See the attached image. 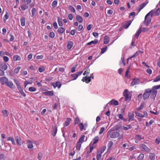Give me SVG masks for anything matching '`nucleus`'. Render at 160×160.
Listing matches in <instances>:
<instances>
[{"instance_id":"33","label":"nucleus","mask_w":160,"mask_h":160,"mask_svg":"<svg viewBox=\"0 0 160 160\" xmlns=\"http://www.w3.org/2000/svg\"><path fill=\"white\" fill-rule=\"evenodd\" d=\"M7 140L8 141H11L12 142V144H13L14 145H15L16 144L14 139L12 137H8L7 138Z\"/></svg>"},{"instance_id":"11","label":"nucleus","mask_w":160,"mask_h":160,"mask_svg":"<svg viewBox=\"0 0 160 160\" xmlns=\"http://www.w3.org/2000/svg\"><path fill=\"white\" fill-rule=\"evenodd\" d=\"M144 139V137L142 135H136L135 137V142L136 143H138V141Z\"/></svg>"},{"instance_id":"41","label":"nucleus","mask_w":160,"mask_h":160,"mask_svg":"<svg viewBox=\"0 0 160 160\" xmlns=\"http://www.w3.org/2000/svg\"><path fill=\"white\" fill-rule=\"evenodd\" d=\"M131 23V21H129L127 22L126 23L124 24V27L125 28H128V27L130 25Z\"/></svg>"},{"instance_id":"56","label":"nucleus","mask_w":160,"mask_h":160,"mask_svg":"<svg viewBox=\"0 0 160 160\" xmlns=\"http://www.w3.org/2000/svg\"><path fill=\"white\" fill-rule=\"evenodd\" d=\"M42 156V154L41 152H39L38 153V158L39 160H41Z\"/></svg>"},{"instance_id":"49","label":"nucleus","mask_w":160,"mask_h":160,"mask_svg":"<svg viewBox=\"0 0 160 160\" xmlns=\"http://www.w3.org/2000/svg\"><path fill=\"white\" fill-rule=\"evenodd\" d=\"M151 17L150 18H148V17H147V19H146V21H145V22H146L147 23V24H146V25L147 26H148V24H149V23L151 22Z\"/></svg>"},{"instance_id":"29","label":"nucleus","mask_w":160,"mask_h":160,"mask_svg":"<svg viewBox=\"0 0 160 160\" xmlns=\"http://www.w3.org/2000/svg\"><path fill=\"white\" fill-rule=\"evenodd\" d=\"M77 20L79 23H82L83 21L82 17L79 15H77L76 16Z\"/></svg>"},{"instance_id":"53","label":"nucleus","mask_w":160,"mask_h":160,"mask_svg":"<svg viewBox=\"0 0 160 160\" xmlns=\"http://www.w3.org/2000/svg\"><path fill=\"white\" fill-rule=\"evenodd\" d=\"M141 32V28H140L136 33L135 34V36L137 37V39Z\"/></svg>"},{"instance_id":"19","label":"nucleus","mask_w":160,"mask_h":160,"mask_svg":"<svg viewBox=\"0 0 160 160\" xmlns=\"http://www.w3.org/2000/svg\"><path fill=\"white\" fill-rule=\"evenodd\" d=\"M73 43L72 41H70L68 42L67 45V48L68 49H70L73 47Z\"/></svg>"},{"instance_id":"57","label":"nucleus","mask_w":160,"mask_h":160,"mask_svg":"<svg viewBox=\"0 0 160 160\" xmlns=\"http://www.w3.org/2000/svg\"><path fill=\"white\" fill-rule=\"evenodd\" d=\"M78 125H79V127L80 128V130L81 131H82V130H83L84 129V125H83V123H80V124H79Z\"/></svg>"},{"instance_id":"5","label":"nucleus","mask_w":160,"mask_h":160,"mask_svg":"<svg viewBox=\"0 0 160 160\" xmlns=\"http://www.w3.org/2000/svg\"><path fill=\"white\" fill-rule=\"evenodd\" d=\"M91 78H92L93 79L94 78L93 73L91 74L90 77L86 76L83 77L82 80L83 82H85L86 83H88L91 81Z\"/></svg>"},{"instance_id":"46","label":"nucleus","mask_w":160,"mask_h":160,"mask_svg":"<svg viewBox=\"0 0 160 160\" xmlns=\"http://www.w3.org/2000/svg\"><path fill=\"white\" fill-rule=\"evenodd\" d=\"M149 158L151 160H154L155 159V155L154 153H151L149 154Z\"/></svg>"},{"instance_id":"13","label":"nucleus","mask_w":160,"mask_h":160,"mask_svg":"<svg viewBox=\"0 0 160 160\" xmlns=\"http://www.w3.org/2000/svg\"><path fill=\"white\" fill-rule=\"evenodd\" d=\"M33 142L30 140H27L26 144L27 145L28 148L29 149L32 148L33 147Z\"/></svg>"},{"instance_id":"35","label":"nucleus","mask_w":160,"mask_h":160,"mask_svg":"<svg viewBox=\"0 0 160 160\" xmlns=\"http://www.w3.org/2000/svg\"><path fill=\"white\" fill-rule=\"evenodd\" d=\"M71 119L70 118H67V121L65 122L64 124V127H66L68 126L70 123V122L71 121Z\"/></svg>"},{"instance_id":"58","label":"nucleus","mask_w":160,"mask_h":160,"mask_svg":"<svg viewBox=\"0 0 160 160\" xmlns=\"http://www.w3.org/2000/svg\"><path fill=\"white\" fill-rule=\"evenodd\" d=\"M10 38V42H12L14 39V37L12 34H10L9 35Z\"/></svg>"},{"instance_id":"14","label":"nucleus","mask_w":160,"mask_h":160,"mask_svg":"<svg viewBox=\"0 0 160 160\" xmlns=\"http://www.w3.org/2000/svg\"><path fill=\"white\" fill-rule=\"evenodd\" d=\"M6 85L8 86L12 89H14L15 88V86L13 84V83L11 81H8Z\"/></svg>"},{"instance_id":"32","label":"nucleus","mask_w":160,"mask_h":160,"mask_svg":"<svg viewBox=\"0 0 160 160\" xmlns=\"http://www.w3.org/2000/svg\"><path fill=\"white\" fill-rule=\"evenodd\" d=\"M147 3H143L139 6V12L142 8H143L147 5Z\"/></svg>"},{"instance_id":"21","label":"nucleus","mask_w":160,"mask_h":160,"mask_svg":"<svg viewBox=\"0 0 160 160\" xmlns=\"http://www.w3.org/2000/svg\"><path fill=\"white\" fill-rule=\"evenodd\" d=\"M134 115L132 112H130L128 113L129 119L128 121L129 122L132 121V119L134 118Z\"/></svg>"},{"instance_id":"59","label":"nucleus","mask_w":160,"mask_h":160,"mask_svg":"<svg viewBox=\"0 0 160 160\" xmlns=\"http://www.w3.org/2000/svg\"><path fill=\"white\" fill-rule=\"evenodd\" d=\"M155 142L157 144H159L160 142V138H157L155 140Z\"/></svg>"},{"instance_id":"42","label":"nucleus","mask_w":160,"mask_h":160,"mask_svg":"<svg viewBox=\"0 0 160 160\" xmlns=\"http://www.w3.org/2000/svg\"><path fill=\"white\" fill-rule=\"evenodd\" d=\"M101 155L98 152L97 153L96 156L97 160H102L103 158L102 157Z\"/></svg>"},{"instance_id":"44","label":"nucleus","mask_w":160,"mask_h":160,"mask_svg":"<svg viewBox=\"0 0 160 160\" xmlns=\"http://www.w3.org/2000/svg\"><path fill=\"white\" fill-rule=\"evenodd\" d=\"M58 4V1L57 0H54L52 3V8H54L57 6Z\"/></svg>"},{"instance_id":"43","label":"nucleus","mask_w":160,"mask_h":160,"mask_svg":"<svg viewBox=\"0 0 160 160\" xmlns=\"http://www.w3.org/2000/svg\"><path fill=\"white\" fill-rule=\"evenodd\" d=\"M14 83L16 84L17 86V88L21 87V86H20V82L19 81H18V80H17L15 79H14Z\"/></svg>"},{"instance_id":"25","label":"nucleus","mask_w":160,"mask_h":160,"mask_svg":"<svg viewBox=\"0 0 160 160\" xmlns=\"http://www.w3.org/2000/svg\"><path fill=\"white\" fill-rule=\"evenodd\" d=\"M106 149V147L105 146H103L101 148H100L99 150L97 152L102 154V153Z\"/></svg>"},{"instance_id":"20","label":"nucleus","mask_w":160,"mask_h":160,"mask_svg":"<svg viewBox=\"0 0 160 160\" xmlns=\"http://www.w3.org/2000/svg\"><path fill=\"white\" fill-rule=\"evenodd\" d=\"M110 40V38L108 36H105L104 39V43L105 44H108Z\"/></svg>"},{"instance_id":"4","label":"nucleus","mask_w":160,"mask_h":160,"mask_svg":"<svg viewBox=\"0 0 160 160\" xmlns=\"http://www.w3.org/2000/svg\"><path fill=\"white\" fill-rule=\"evenodd\" d=\"M120 135L119 133L118 132H112L111 130H109L107 133V135L109 136L111 138H115L118 137Z\"/></svg>"},{"instance_id":"18","label":"nucleus","mask_w":160,"mask_h":160,"mask_svg":"<svg viewBox=\"0 0 160 160\" xmlns=\"http://www.w3.org/2000/svg\"><path fill=\"white\" fill-rule=\"evenodd\" d=\"M21 25L24 26L25 25V19L23 17H22L20 19Z\"/></svg>"},{"instance_id":"12","label":"nucleus","mask_w":160,"mask_h":160,"mask_svg":"<svg viewBox=\"0 0 160 160\" xmlns=\"http://www.w3.org/2000/svg\"><path fill=\"white\" fill-rule=\"evenodd\" d=\"M51 84L53 87L54 88L58 87V88H60L62 85L61 83L59 82H56V83L52 82Z\"/></svg>"},{"instance_id":"51","label":"nucleus","mask_w":160,"mask_h":160,"mask_svg":"<svg viewBox=\"0 0 160 160\" xmlns=\"http://www.w3.org/2000/svg\"><path fill=\"white\" fill-rule=\"evenodd\" d=\"M99 140V137L98 136H96L93 139V143L95 144L98 142Z\"/></svg>"},{"instance_id":"47","label":"nucleus","mask_w":160,"mask_h":160,"mask_svg":"<svg viewBox=\"0 0 160 160\" xmlns=\"http://www.w3.org/2000/svg\"><path fill=\"white\" fill-rule=\"evenodd\" d=\"M144 157V155L143 153H141L139 154V156L137 158L138 160H142Z\"/></svg>"},{"instance_id":"55","label":"nucleus","mask_w":160,"mask_h":160,"mask_svg":"<svg viewBox=\"0 0 160 160\" xmlns=\"http://www.w3.org/2000/svg\"><path fill=\"white\" fill-rule=\"evenodd\" d=\"M28 89L30 92H35L36 90V89L35 88L32 87H30Z\"/></svg>"},{"instance_id":"22","label":"nucleus","mask_w":160,"mask_h":160,"mask_svg":"<svg viewBox=\"0 0 160 160\" xmlns=\"http://www.w3.org/2000/svg\"><path fill=\"white\" fill-rule=\"evenodd\" d=\"M0 68L2 70L5 71L7 69V66L5 63H3L0 64Z\"/></svg>"},{"instance_id":"62","label":"nucleus","mask_w":160,"mask_h":160,"mask_svg":"<svg viewBox=\"0 0 160 160\" xmlns=\"http://www.w3.org/2000/svg\"><path fill=\"white\" fill-rule=\"evenodd\" d=\"M160 80V75L158 76L155 78L154 79L153 82H156Z\"/></svg>"},{"instance_id":"7","label":"nucleus","mask_w":160,"mask_h":160,"mask_svg":"<svg viewBox=\"0 0 160 160\" xmlns=\"http://www.w3.org/2000/svg\"><path fill=\"white\" fill-rule=\"evenodd\" d=\"M135 114L136 116L141 118H143L144 117L146 118L148 117V114L147 112L146 111H144L143 112V114H142L138 112V111H136L135 112Z\"/></svg>"},{"instance_id":"64","label":"nucleus","mask_w":160,"mask_h":160,"mask_svg":"<svg viewBox=\"0 0 160 160\" xmlns=\"http://www.w3.org/2000/svg\"><path fill=\"white\" fill-rule=\"evenodd\" d=\"M33 54L32 53H30L28 56L27 57L28 60H30L32 57Z\"/></svg>"},{"instance_id":"2","label":"nucleus","mask_w":160,"mask_h":160,"mask_svg":"<svg viewBox=\"0 0 160 160\" xmlns=\"http://www.w3.org/2000/svg\"><path fill=\"white\" fill-rule=\"evenodd\" d=\"M160 13V9L158 8L156 9H154L151 10L149 12H148L145 16V21L146 20V19L147 17L150 15L151 17H152V15L155 16H158L159 15Z\"/></svg>"},{"instance_id":"17","label":"nucleus","mask_w":160,"mask_h":160,"mask_svg":"<svg viewBox=\"0 0 160 160\" xmlns=\"http://www.w3.org/2000/svg\"><path fill=\"white\" fill-rule=\"evenodd\" d=\"M43 94L45 95L51 96L53 95V91H48L43 92Z\"/></svg>"},{"instance_id":"15","label":"nucleus","mask_w":160,"mask_h":160,"mask_svg":"<svg viewBox=\"0 0 160 160\" xmlns=\"http://www.w3.org/2000/svg\"><path fill=\"white\" fill-rule=\"evenodd\" d=\"M15 138L16 140L17 144L19 146L21 145L22 142L21 138L18 136H16L15 137Z\"/></svg>"},{"instance_id":"45","label":"nucleus","mask_w":160,"mask_h":160,"mask_svg":"<svg viewBox=\"0 0 160 160\" xmlns=\"http://www.w3.org/2000/svg\"><path fill=\"white\" fill-rule=\"evenodd\" d=\"M36 10L35 8H33L31 11L32 17H34L35 16Z\"/></svg>"},{"instance_id":"60","label":"nucleus","mask_w":160,"mask_h":160,"mask_svg":"<svg viewBox=\"0 0 160 160\" xmlns=\"http://www.w3.org/2000/svg\"><path fill=\"white\" fill-rule=\"evenodd\" d=\"M113 145V142L112 141H109L108 144V148H110Z\"/></svg>"},{"instance_id":"39","label":"nucleus","mask_w":160,"mask_h":160,"mask_svg":"<svg viewBox=\"0 0 160 160\" xmlns=\"http://www.w3.org/2000/svg\"><path fill=\"white\" fill-rule=\"evenodd\" d=\"M85 138V136L84 135H82L79 138L78 142L82 144L83 142H84V139Z\"/></svg>"},{"instance_id":"30","label":"nucleus","mask_w":160,"mask_h":160,"mask_svg":"<svg viewBox=\"0 0 160 160\" xmlns=\"http://www.w3.org/2000/svg\"><path fill=\"white\" fill-rule=\"evenodd\" d=\"M21 59V58L18 55H14L13 58V60L14 61H19Z\"/></svg>"},{"instance_id":"52","label":"nucleus","mask_w":160,"mask_h":160,"mask_svg":"<svg viewBox=\"0 0 160 160\" xmlns=\"http://www.w3.org/2000/svg\"><path fill=\"white\" fill-rule=\"evenodd\" d=\"M144 103L143 102H142L141 103L140 107L138 108V111H141L144 107Z\"/></svg>"},{"instance_id":"37","label":"nucleus","mask_w":160,"mask_h":160,"mask_svg":"<svg viewBox=\"0 0 160 160\" xmlns=\"http://www.w3.org/2000/svg\"><path fill=\"white\" fill-rule=\"evenodd\" d=\"M109 103L111 104H113L115 106L118 105V101L114 100H111Z\"/></svg>"},{"instance_id":"31","label":"nucleus","mask_w":160,"mask_h":160,"mask_svg":"<svg viewBox=\"0 0 160 160\" xmlns=\"http://www.w3.org/2000/svg\"><path fill=\"white\" fill-rule=\"evenodd\" d=\"M98 42V40L97 39H95L94 41H92L90 42L87 43V45H90L92 44L93 45H95Z\"/></svg>"},{"instance_id":"63","label":"nucleus","mask_w":160,"mask_h":160,"mask_svg":"<svg viewBox=\"0 0 160 160\" xmlns=\"http://www.w3.org/2000/svg\"><path fill=\"white\" fill-rule=\"evenodd\" d=\"M71 76L73 78V80L76 79L78 77V75H77L76 73L72 74Z\"/></svg>"},{"instance_id":"34","label":"nucleus","mask_w":160,"mask_h":160,"mask_svg":"<svg viewBox=\"0 0 160 160\" xmlns=\"http://www.w3.org/2000/svg\"><path fill=\"white\" fill-rule=\"evenodd\" d=\"M21 9L22 11H24L28 8V6L26 4H23L21 6Z\"/></svg>"},{"instance_id":"26","label":"nucleus","mask_w":160,"mask_h":160,"mask_svg":"<svg viewBox=\"0 0 160 160\" xmlns=\"http://www.w3.org/2000/svg\"><path fill=\"white\" fill-rule=\"evenodd\" d=\"M106 149V147L105 146H103L101 148H100L99 150L97 152L102 154V153Z\"/></svg>"},{"instance_id":"6","label":"nucleus","mask_w":160,"mask_h":160,"mask_svg":"<svg viewBox=\"0 0 160 160\" xmlns=\"http://www.w3.org/2000/svg\"><path fill=\"white\" fill-rule=\"evenodd\" d=\"M151 92H150V89H146L145 90V92L144 93L143 96V98L144 100H145L148 98Z\"/></svg>"},{"instance_id":"54","label":"nucleus","mask_w":160,"mask_h":160,"mask_svg":"<svg viewBox=\"0 0 160 160\" xmlns=\"http://www.w3.org/2000/svg\"><path fill=\"white\" fill-rule=\"evenodd\" d=\"M69 9L72 12H75V10L74 8L71 5H70L69 6Z\"/></svg>"},{"instance_id":"16","label":"nucleus","mask_w":160,"mask_h":160,"mask_svg":"<svg viewBox=\"0 0 160 160\" xmlns=\"http://www.w3.org/2000/svg\"><path fill=\"white\" fill-rule=\"evenodd\" d=\"M57 128L56 127H52V135L53 136H55L57 132Z\"/></svg>"},{"instance_id":"10","label":"nucleus","mask_w":160,"mask_h":160,"mask_svg":"<svg viewBox=\"0 0 160 160\" xmlns=\"http://www.w3.org/2000/svg\"><path fill=\"white\" fill-rule=\"evenodd\" d=\"M140 83V80L138 78H134L133 79L132 81L131 82V86H133L135 85L138 84Z\"/></svg>"},{"instance_id":"50","label":"nucleus","mask_w":160,"mask_h":160,"mask_svg":"<svg viewBox=\"0 0 160 160\" xmlns=\"http://www.w3.org/2000/svg\"><path fill=\"white\" fill-rule=\"evenodd\" d=\"M21 68L20 67H18L17 68H15L14 70V72L15 73H17L20 70Z\"/></svg>"},{"instance_id":"48","label":"nucleus","mask_w":160,"mask_h":160,"mask_svg":"<svg viewBox=\"0 0 160 160\" xmlns=\"http://www.w3.org/2000/svg\"><path fill=\"white\" fill-rule=\"evenodd\" d=\"M81 143L78 142L76 143V149L78 150H80L81 146Z\"/></svg>"},{"instance_id":"38","label":"nucleus","mask_w":160,"mask_h":160,"mask_svg":"<svg viewBox=\"0 0 160 160\" xmlns=\"http://www.w3.org/2000/svg\"><path fill=\"white\" fill-rule=\"evenodd\" d=\"M132 128V126L129 124L127 126H123V129L124 130L127 131L130 129H131Z\"/></svg>"},{"instance_id":"23","label":"nucleus","mask_w":160,"mask_h":160,"mask_svg":"<svg viewBox=\"0 0 160 160\" xmlns=\"http://www.w3.org/2000/svg\"><path fill=\"white\" fill-rule=\"evenodd\" d=\"M18 89L20 93L24 97L26 96V94L24 92L23 90L21 87L18 88Z\"/></svg>"},{"instance_id":"28","label":"nucleus","mask_w":160,"mask_h":160,"mask_svg":"<svg viewBox=\"0 0 160 160\" xmlns=\"http://www.w3.org/2000/svg\"><path fill=\"white\" fill-rule=\"evenodd\" d=\"M5 55H6L7 56H9V55H11V54L7 52H3L2 51L0 52V55L1 57H2Z\"/></svg>"},{"instance_id":"61","label":"nucleus","mask_w":160,"mask_h":160,"mask_svg":"<svg viewBox=\"0 0 160 160\" xmlns=\"http://www.w3.org/2000/svg\"><path fill=\"white\" fill-rule=\"evenodd\" d=\"M105 130V128L104 127H102L101 128L99 133V134H102Z\"/></svg>"},{"instance_id":"40","label":"nucleus","mask_w":160,"mask_h":160,"mask_svg":"<svg viewBox=\"0 0 160 160\" xmlns=\"http://www.w3.org/2000/svg\"><path fill=\"white\" fill-rule=\"evenodd\" d=\"M58 22L60 26L61 27L62 26L63 24L62 22V19L59 17L58 18Z\"/></svg>"},{"instance_id":"27","label":"nucleus","mask_w":160,"mask_h":160,"mask_svg":"<svg viewBox=\"0 0 160 160\" xmlns=\"http://www.w3.org/2000/svg\"><path fill=\"white\" fill-rule=\"evenodd\" d=\"M65 31V29L63 27H60L58 28V32L60 34L63 33Z\"/></svg>"},{"instance_id":"36","label":"nucleus","mask_w":160,"mask_h":160,"mask_svg":"<svg viewBox=\"0 0 160 160\" xmlns=\"http://www.w3.org/2000/svg\"><path fill=\"white\" fill-rule=\"evenodd\" d=\"M2 113L4 117H6L8 116L9 112L7 110H4L2 111Z\"/></svg>"},{"instance_id":"3","label":"nucleus","mask_w":160,"mask_h":160,"mask_svg":"<svg viewBox=\"0 0 160 160\" xmlns=\"http://www.w3.org/2000/svg\"><path fill=\"white\" fill-rule=\"evenodd\" d=\"M132 92H129L128 90L125 89L123 92V96L125 97V100L129 102L131 98Z\"/></svg>"},{"instance_id":"1","label":"nucleus","mask_w":160,"mask_h":160,"mask_svg":"<svg viewBox=\"0 0 160 160\" xmlns=\"http://www.w3.org/2000/svg\"><path fill=\"white\" fill-rule=\"evenodd\" d=\"M160 88V85L153 86L151 89H150V92L151 95V97L153 98H155L157 94V91L156 89H158Z\"/></svg>"},{"instance_id":"8","label":"nucleus","mask_w":160,"mask_h":160,"mask_svg":"<svg viewBox=\"0 0 160 160\" xmlns=\"http://www.w3.org/2000/svg\"><path fill=\"white\" fill-rule=\"evenodd\" d=\"M140 148L142 151L149 152L150 150L146 146L143 144H141L140 145Z\"/></svg>"},{"instance_id":"9","label":"nucleus","mask_w":160,"mask_h":160,"mask_svg":"<svg viewBox=\"0 0 160 160\" xmlns=\"http://www.w3.org/2000/svg\"><path fill=\"white\" fill-rule=\"evenodd\" d=\"M8 81V79L6 77H2L0 78V83L2 85L6 84Z\"/></svg>"},{"instance_id":"24","label":"nucleus","mask_w":160,"mask_h":160,"mask_svg":"<svg viewBox=\"0 0 160 160\" xmlns=\"http://www.w3.org/2000/svg\"><path fill=\"white\" fill-rule=\"evenodd\" d=\"M106 149V147L105 146H103L101 148H100L99 150L97 152L102 154V153Z\"/></svg>"}]
</instances>
